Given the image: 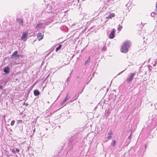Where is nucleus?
<instances>
[{"label":"nucleus","mask_w":157,"mask_h":157,"mask_svg":"<svg viewBox=\"0 0 157 157\" xmlns=\"http://www.w3.org/2000/svg\"><path fill=\"white\" fill-rule=\"evenodd\" d=\"M131 44V43L129 41L125 42L121 49V52L124 53L127 52L128 50V48L130 47Z\"/></svg>","instance_id":"obj_1"},{"label":"nucleus","mask_w":157,"mask_h":157,"mask_svg":"<svg viewBox=\"0 0 157 157\" xmlns=\"http://www.w3.org/2000/svg\"><path fill=\"white\" fill-rule=\"evenodd\" d=\"M20 57H23V56L22 55H18V51H16L14 52L11 55V58H14L15 59H18Z\"/></svg>","instance_id":"obj_2"},{"label":"nucleus","mask_w":157,"mask_h":157,"mask_svg":"<svg viewBox=\"0 0 157 157\" xmlns=\"http://www.w3.org/2000/svg\"><path fill=\"white\" fill-rule=\"evenodd\" d=\"M28 31H26L23 33L22 36L21 37V40L25 41L27 39Z\"/></svg>","instance_id":"obj_3"},{"label":"nucleus","mask_w":157,"mask_h":157,"mask_svg":"<svg viewBox=\"0 0 157 157\" xmlns=\"http://www.w3.org/2000/svg\"><path fill=\"white\" fill-rule=\"evenodd\" d=\"M136 74V73H131L129 77H128L126 79V81L128 83H129L132 81L134 78V76Z\"/></svg>","instance_id":"obj_4"},{"label":"nucleus","mask_w":157,"mask_h":157,"mask_svg":"<svg viewBox=\"0 0 157 157\" xmlns=\"http://www.w3.org/2000/svg\"><path fill=\"white\" fill-rule=\"evenodd\" d=\"M44 35L41 33H39L37 34V38L40 41L43 39Z\"/></svg>","instance_id":"obj_5"},{"label":"nucleus","mask_w":157,"mask_h":157,"mask_svg":"<svg viewBox=\"0 0 157 157\" xmlns=\"http://www.w3.org/2000/svg\"><path fill=\"white\" fill-rule=\"evenodd\" d=\"M114 33H115V29H113L111 33L109 34V38L110 39H113L114 38Z\"/></svg>","instance_id":"obj_6"},{"label":"nucleus","mask_w":157,"mask_h":157,"mask_svg":"<svg viewBox=\"0 0 157 157\" xmlns=\"http://www.w3.org/2000/svg\"><path fill=\"white\" fill-rule=\"evenodd\" d=\"M16 21L17 22L21 25H23V21L21 19H17Z\"/></svg>","instance_id":"obj_7"},{"label":"nucleus","mask_w":157,"mask_h":157,"mask_svg":"<svg viewBox=\"0 0 157 157\" xmlns=\"http://www.w3.org/2000/svg\"><path fill=\"white\" fill-rule=\"evenodd\" d=\"M4 71L6 74H9L10 72L9 67H6L4 69Z\"/></svg>","instance_id":"obj_8"},{"label":"nucleus","mask_w":157,"mask_h":157,"mask_svg":"<svg viewBox=\"0 0 157 157\" xmlns=\"http://www.w3.org/2000/svg\"><path fill=\"white\" fill-rule=\"evenodd\" d=\"M115 16L114 13H109V19H112V17H114Z\"/></svg>","instance_id":"obj_9"},{"label":"nucleus","mask_w":157,"mask_h":157,"mask_svg":"<svg viewBox=\"0 0 157 157\" xmlns=\"http://www.w3.org/2000/svg\"><path fill=\"white\" fill-rule=\"evenodd\" d=\"M34 94L35 96H38L40 94V93L38 90H36L34 91Z\"/></svg>","instance_id":"obj_10"},{"label":"nucleus","mask_w":157,"mask_h":157,"mask_svg":"<svg viewBox=\"0 0 157 157\" xmlns=\"http://www.w3.org/2000/svg\"><path fill=\"white\" fill-rule=\"evenodd\" d=\"M70 98V97L68 96V94H67V96L65 98V99L63 100V103H64L66 101H67Z\"/></svg>","instance_id":"obj_11"},{"label":"nucleus","mask_w":157,"mask_h":157,"mask_svg":"<svg viewBox=\"0 0 157 157\" xmlns=\"http://www.w3.org/2000/svg\"><path fill=\"white\" fill-rule=\"evenodd\" d=\"M42 25V23L41 22L39 23L36 26V29L39 28L41 27Z\"/></svg>","instance_id":"obj_12"},{"label":"nucleus","mask_w":157,"mask_h":157,"mask_svg":"<svg viewBox=\"0 0 157 157\" xmlns=\"http://www.w3.org/2000/svg\"><path fill=\"white\" fill-rule=\"evenodd\" d=\"M116 141L115 140H113L110 144V145L113 147H114L116 144Z\"/></svg>","instance_id":"obj_13"},{"label":"nucleus","mask_w":157,"mask_h":157,"mask_svg":"<svg viewBox=\"0 0 157 157\" xmlns=\"http://www.w3.org/2000/svg\"><path fill=\"white\" fill-rule=\"evenodd\" d=\"M90 60V56H89L87 60L85 62V64H87L88 63H89Z\"/></svg>","instance_id":"obj_14"},{"label":"nucleus","mask_w":157,"mask_h":157,"mask_svg":"<svg viewBox=\"0 0 157 157\" xmlns=\"http://www.w3.org/2000/svg\"><path fill=\"white\" fill-rule=\"evenodd\" d=\"M62 45L61 44H60L58 47L56 49V52H57L61 48Z\"/></svg>","instance_id":"obj_15"},{"label":"nucleus","mask_w":157,"mask_h":157,"mask_svg":"<svg viewBox=\"0 0 157 157\" xmlns=\"http://www.w3.org/2000/svg\"><path fill=\"white\" fill-rule=\"evenodd\" d=\"M112 137V134L110 132H109V139H111Z\"/></svg>","instance_id":"obj_16"},{"label":"nucleus","mask_w":157,"mask_h":157,"mask_svg":"<svg viewBox=\"0 0 157 157\" xmlns=\"http://www.w3.org/2000/svg\"><path fill=\"white\" fill-rule=\"evenodd\" d=\"M157 13L156 12H152L151 14V16L153 17L155 16V14Z\"/></svg>","instance_id":"obj_17"},{"label":"nucleus","mask_w":157,"mask_h":157,"mask_svg":"<svg viewBox=\"0 0 157 157\" xmlns=\"http://www.w3.org/2000/svg\"><path fill=\"white\" fill-rule=\"evenodd\" d=\"M15 121L14 120H13L11 121V125H13L14 124Z\"/></svg>","instance_id":"obj_18"},{"label":"nucleus","mask_w":157,"mask_h":157,"mask_svg":"<svg viewBox=\"0 0 157 157\" xmlns=\"http://www.w3.org/2000/svg\"><path fill=\"white\" fill-rule=\"evenodd\" d=\"M22 123V120H18L17 121V123L20 124Z\"/></svg>","instance_id":"obj_19"},{"label":"nucleus","mask_w":157,"mask_h":157,"mask_svg":"<svg viewBox=\"0 0 157 157\" xmlns=\"http://www.w3.org/2000/svg\"><path fill=\"white\" fill-rule=\"evenodd\" d=\"M122 28V26H120L119 28H117V30H118L119 31H120L121 30V29Z\"/></svg>","instance_id":"obj_20"},{"label":"nucleus","mask_w":157,"mask_h":157,"mask_svg":"<svg viewBox=\"0 0 157 157\" xmlns=\"http://www.w3.org/2000/svg\"><path fill=\"white\" fill-rule=\"evenodd\" d=\"M11 151L12 152L13 154H15L16 153L14 149H12Z\"/></svg>","instance_id":"obj_21"},{"label":"nucleus","mask_w":157,"mask_h":157,"mask_svg":"<svg viewBox=\"0 0 157 157\" xmlns=\"http://www.w3.org/2000/svg\"><path fill=\"white\" fill-rule=\"evenodd\" d=\"M131 135H132V133H131L130 136L128 137V139H129V140H131Z\"/></svg>","instance_id":"obj_22"},{"label":"nucleus","mask_w":157,"mask_h":157,"mask_svg":"<svg viewBox=\"0 0 157 157\" xmlns=\"http://www.w3.org/2000/svg\"><path fill=\"white\" fill-rule=\"evenodd\" d=\"M16 152L17 153L19 152L20 151V150L19 149L16 148Z\"/></svg>","instance_id":"obj_23"},{"label":"nucleus","mask_w":157,"mask_h":157,"mask_svg":"<svg viewBox=\"0 0 157 157\" xmlns=\"http://www.w3.org/2000/svg\"><path fill=\"white\" fill-rule=\"evenodd\" d=\"M23 105H25V106H28V104H27V103H24V104H23Z\"/></svg>","instance_id":"obj_24"},{"label":"nucleus","mask_w":157,"mask_h":157,"mask_svg":"<svg viewBox=\"0 0 157 157\" xmlns=\"http://www.w3.org/2000/svg\"><path fill=\"white\" fill-rule=\"evenodd\" d=\"M0 89L2 90L3 89L2 86L1 85L0 86Z\"/></svg>","instance_id":"obj_25"},{"label":"nucleus","mask_w":157,"mask_h":157,"mask_svg":"<svg viewBox=\"0 0 157 157\" xmlns=\"http://www.w3.org/2000/svg\"><path fill=\"white\" fill-rule=\"evenodd\" d=\"M124 71H122L120 73H119V74H118V75H119L121 73H122V72H123Z\"/></svg>","instance_id":"obj_26"},{"label":"nucleus","mask_w":157,"mask_h":157,"mask_svg":"<svg viewBox=\"0 0 157 157\" xmlns=\"http://www.w3.org/2000/svg\"><path fill=\"white\" fill-rule=\"evenodd\" d=\"M35 129H34V131H35Z\"/></svg>","instance_id":"obj_27"}]
</instances>
